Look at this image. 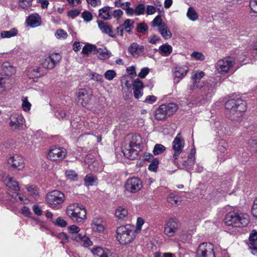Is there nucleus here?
<instances>
[{"instance_id": "4be33fe9", "label": "nucleus", "mask_w": 257, "mask_h": 257, "mask_svg": "<svg viewBox=\"0 0 257 257\" xmlns=\"http://www.w3.org/2000/svg\"><path fill=\"white\" fill-rule=\"evenodd\" d=\"M188 71L189 68L186 65L177 66L172 71L173 76L174 79L181 80L186 75Z\"/></svg>"}, {"instance_id": "69168bd1", "label": "nucleus", "mask_w": 257, "mask_h": 257, "mask_svg": "<svg viewBox=\"0 0 257 257\" xmlns=\"http://www.w3.org/2000/svg\"><path fill=\"white\" fill-rule=\"evenodd\" d=\"M137 30L140 33H145L148 30V27L145 23H141L137 25Z\"/></svg>"}, {"instance_id": "864d4df0", "label": "nucleus", "mask_w": 257, "mask_h": 257, "mask_svg": "<svg viewBox=\"0 0 257 257\" xmlns=\"http://www.w3.org/2000/svg\"><path fill=\"white\" fill-rule=\"evenodd\" d=\"M130 2H126L123 3L121 8L125 11V13L127 16H132V13L133 12V9L130 7Z\"/></svg>"}, {"instance_id": "5fc2aeb1", "label": "nucleus", "mask_w": 257, "mask_h": 257, "mask_svg": "<svg viewBox=\"0 0 257 257\" xmlns=\"http://www.w3.org/2000/svg\"><path fill=\"white\" fill-rule=\"evenodd\" d=\"M144 224V220L141 217L137 218L136 226L135 227V232L136 234L139 233L141 230L143 225Z\"/></svg>"}, {"instance_id": "c9c22d12", "label": "nucleus", "mask_w": 257, "mask_h": 257, "mask_svg": "<svg viewBox=\"0 0 257 257\" xmlns=\"http://www.w3.org/2000/svg\"><path fill=\"white\" fill-rule=\"evenodd\" d=\"M158 31L162 37L166 40L169 39L172 37V33L165 24L160 26Z\"/></svg>"}, {"instance_id": "4c0bfd02", "label": "nucleus", "mask_w": 257, "mask_h": 257, "mask_svg": "<svg viewBox=\"0 0 257 257\" xmlns=\"http://www.w3.org/2000/svg\"><path fill=\"white\" fill-rule=\"evenodd\" d=\"M18 30L16 28H13L8 31H3L1 33V37L2 38H10L17 35Z\"/></svg>"}, {"instance_id": "5701e85b", "label": "nucleus", "mask_w": 257, "mask_h": 257, "mask_svg": "<svg viewBox=\"0 0 257 257\" xmlns=\"http://www.w3.org/2000/svg\"><path fill=\"white\" fill-rule=\"evenodd\" d=\"M201 96L204 100L211 97L214 92V85L205 82L204 86L201 88Z\"/></svg>"}, {"instance_id": "338daca9", "label": "nucleus", "mask_w": 257, "mask_h": 257, "mask_svg": "<svg viewBox=\"0 0 257 257\" xmlns=\"http://www.w3.org/2000/svg\"><path fill=\"white\" fill-rule=\"evenodd\" d=\"M144 85L142 81L138 78L135 80L133 84V89H142L143 90Z\"/></svg>"}, {"instance_id": "13d9d810", "label": "nucleus", "mask_w": 257, "mask_h": 257, "mask_svg": "<svg viewBox=\"0 0 257 257\" xmlns=\"http://www.w3.org/2000/svg\"><path fill=\"white\" fill-rule=\"evenodd\" d=\"M66 176L68 179L73 180L76 181L78 179L77 174L73 170H67L65 172Z\"/></svg>"}, {"instance_id": "774afa93", "label": "nucleus", "mask_w": 257, "mask_h": 257, "mask_svg": "<svg viewBox=\"0 0 257 257\" xmlns=\"http://www.w3.org/2000/svg\"><path fill=\"white\" fill-rule=\"evenodd\" d=\"M159 164V160L155 159L152 161L151 164L149 166V169L150 171L156 172L157 170Z\"/></svg>"}, {"instance_id": "6e6552de", "label": "nucleus", "mask_w": 257, "mask_h": 257, "mask_svg": "<svg viewBox=\"0 0 257 257\" xmlns=\"http://www.w3.org/2000/svg\"><path fill=\"white\" fill-rule=\"evenodd\" d=\"M64 198V194L58 190L51 191L46 196L47 201L52 207H55L58 204L63 203Z\"/></svg>"}, {"instance_id": "9b49d317", "label": "nucleus", "mask_w": 257, "mask_h": 257, "mask_svg": "<svg viewBox=\"0 0 257 257\" xmlns=\"http://www.w3.org/2000/svg\"><path fill=\"white\" fill-rule=\"evenodd\" d=\"M180 228V223L176 219H170L165 223L164 233L168 237H173Z\"/></svg>"}, {"instance_id": "2f4dec72", "label": "nucleus", "mask_w": 257, "mask_h": 257, "mask_svg": "<svg viewBox=\"0 0 257 257\" xmlns=\"http://www.w3.org/2000/svg\"><path fill=\"white\" fill-rule=\"evenodd\" d=\"M72 240L80 242L82 245L87 247L92 245V242L89 238L85 235H78L77 237H72Z\"/></svg>"}, {"instance_id": "8fccbe9b", "label": "nucleus", "mask_w": 257, "mask_h": 257, "mask_svg": "<svg viewBox=\"0 0 257 257\" xmlns=\"http://www.w3.org/2000/svg\"><path fill=\"white\" fill-rule=\"evenodd\" d=\"M165 23L163 22V20L160 15L157 16L152 21L151 23L152 26L153 27H158L160 28V26L164 25Z\"/></svg>"}, {"instance_id": "dca6fc26", "label": "nucleus", "mask_w": 257, "mask_h": 257, "mask_svg": "<svg viewBox=\"0 0 257 257\" xmlns=\"http://www.w3.org/2000/svg\"><path fill=\"white\" fill-rule=\"evenodd\" d=\"M8 163L13 168L21 170L24 167V160L23 158L17 154H10L7 156Z\"/></svg>"}, {"instance_id": "e2e57ef3", "label": "nucleus", "mask_w": 257, "mask_h": 257, "mask_svg": "<svg viewBox=\"0 0 257 257\" xmlns=\"http://www.w3.org/2000/svg\"><path fill=\"white\" fill-rule=\"evenodd\" d=\"M57 237L61 240V242L62 243H64L65 242H68L69 241V237L68 236V235L64 232H61L59 233L57 235Z\"/></svg>"}, {"instance_id": "49530a36", "label": "nucleus", "mask_w": 257, "mask_h": 257, "mask_svg": "<svg viewBox=\"0 0 257 257\" xmlns=\"http://www.w3.org/2000/svg\"><path fill=\"white\" fill-rule=\"evenodd\" d=\"M22 107L23 110L24 111L28 112L29 111L31 108L32 104L31 103L28 101V99L27 97H22Z\"/></svg>"}, {"instance_id": "4468645a", "label": "nucleus", "mask_w": 257, "mask_h": 257, "mask_svg": "<svg viewBox=\"0 0 257 257\" xmlns=\"http://www.w3.org/2000/svg\"><path fill=\"white\" fill-rule=\"evenodd\" d=\"M66 151L61 147H54L49 151L47 158L52 161H58L63 159L66 155Z\"/></svg>"}, {"instance_id": "37998d69", "label": "nucleus", "mask_w": 257, "mask_h": 257, "mask_svg": "<svg viewBox=\"0 0 257 257\" xmlns=\"http://www.w3.org/2000/svg\"><path fill=\"white\" fill-rule=\"evenodd\" d=\"M84 181L86 186H92L96 183L97 178L92 174H88L85 176Z\"/></svg>"}, {"instance_id": "a878e982", "label": "nucleus", "mask_w": 257, "mask_h": 257, "mask_svg": "<svg viewBox=\"0 0 257 257\" xmlns=\"http://www.w3.org/2000/svg\"><path fill=\"white\" fill-rule=\"evenodd\" d=\"M128 51L134 57H138L144 54V46L133 43L129 47Z\"/></svg>"}, {"instance_id": "1a4fd4ad", "label": "nucleus", "mask_w": 257, "mask_h": 257, "mask_svg": "<svg viewBox=\"0 0 257 257\" xmlns=\"http://www.w3.org/2000/svg\"><path fill=\"white\" fill-rule=\"evenodd\" d=\"M204 76V73L201 71L194 72L191 77L193 80L192 83L189 85L188 89L191 90L201 89L204 86L205 82L200 81V79Z\"/></svg>"}, {"instance_id": "f3484780", "label": "nucleus", "mask_w": 257, "mask_h": 257, "mask_svg": "<svg viewBox=\"0 0 257 257\" xmlns=\"http://www.w3.org/2000/svg\"><path fill=\"white\" fill-rule=\"evenodd\" d=\"M14 82V79L12 77L0 75V94L9 91Z\"/></svg>"}, {"instance_id": "0e129e2a", "label": "nucleus", "mask_w": 257, "mask_h": 257, "mask_svg": "<svg viewBox=\"0 0 257 257\" xmlns=\"http://www.w3.org/2000/svg\"><path fill=\"white\" fill-rule=\"evenodd\" d=\"M90 77L91 79L95 80L97 82L102 83L103 81V76L98 73H92L90 74Z\"/></svg>"}, {"instance_id": "412c9836", "label": "nucleus", "mask_w": 257, "mask_h": 257, "mask_svg": "<svg viewBox=\"0 0 257 257\" xmlns=\"http://www.w3.org/2000/svg\"><path fill=\"white\" fill-rule=\"evenodd\" d=\"M249 249L251 250V253L255 255L257 253V231L252 230L249 234L247 242Z\"/></svg>"}, {"instance_id": "09e8293b", "label": "nucleus", "mask_w": 257, "mask_h": 257, "mask_svg": "<svg viewBox=\"0 0 257 257\" xmlns=\"http://www.w3.org/2000/svg\"><path fill=\"white\" fill-rule=\"evenodd\" d=\"M54 35L57 39L59 40L66 39L68 37L67 32L62 29L57 30L55 33Z\"/></svg>"}, {"instance_id": "20e7f679", "label": "nucleus", "mask_w": 257, "mask_h": 257, "mask_svg": "<svg viewBox=\"0 0 257 257\" xmlns=\"http://www.w3.org/2000/svg\"><path fill=\"white\" fill-rule=\"evenodd\" d=\"M67 216L72 221L80 222L86 218L85 207L78 203H72L68 206L66 210Z\"/></svg>"}, {"instance_id": "7c9ffc66", "label": "nucleus", "mask_w": 257, "mask_h": 257, "mask_svg": "<svg viewBox=\"0 0 257 257\" xmlns=\"http://www.w3.org/2000/svg\"><path fill=\"white\" fill-rule=\"evenodd\" d=\"M166 104L160 105L155 111V117L158 120L165 119L168 115L166 109Z\"/></svg>"}, {"instance_id": "f03ea898", "label": "nucleus", "mask_w": 257, "mask_h": 257, "mask_svg": "<svg viewBox=\"0 0 257 257\" xmlns=\"http://www.w3.org/2000/svg\"><path fill=\"white\" fill-rule=\"evenodd\" d=\"M225 106L230 110L229 117L233 120L242 117L246 109V102L240 99H229L226 102Z\"/></svg>"}, {"instance_id": "f704fd0d", "label": "nucleus", "mask_w": 257, "mask_h": 257, "mask_svg": "<svg viewBox=\"0 0 257 257\" xmlns=\"http://www.w3.org/2000/svg\"><path fill=\"white\" fill-rule=\"evenodd\" d=\"M172 47L168 43L162 45L158 49L160 54L165 57L169 56L172 52Z\"/></svg>"}, {"instance_id": "e433bc0d", "label": "nucleus", "mask_w": 257, "mask_h": 257, "mask_svg": "<svg viewBox=\"0 0 257 257\" xmlns=\"http://www.w3.org/2000/svg\"><path fill=\"white\" fill-rule=\"evenodd\" d=\"M97 49L98 48L94 45L89 44H86L82 49V53L86 56L94 54L96 53Z\"/></svg>"}, {"instance_id": "ddd939ff", "label": "nucleus", "mask_w": 257, "mask_h": 257, "mask_svg": "<svg viewBox=\"0 0 257 257\" xmlns=\"http://www.w3.org/2000/svg\"><path fill=\"white\" fill-rule=\"evenodd\" d=\"M76 95L78 102L85 107L89 103L92 94L89 89L81 88L76 91Z\"/></svg>"}, {"instance_id": "423d86ee", "label": "nucleus", "mask_w": 257, "mask_h": 257, "mask_svg": "<svg viewBox=\"0 0 257 257\" xmlns=\"http://www.w3.org/2000/svg\"><path fill=\"white\" fill-rule=\"evenodd\" d=\"M234 64L233 58L228 57L218 61L215 65L216 71L217 73L224 74L229 72Z\"/></svg>"}, {"instance_id": "de8ad7c7", "label": "nucleus", "mask_w": 257, "mask_h": 257, "mask_svg": "<svg viewBox=\"0 0 257 257\" xmlns=\"http://www.w3.org/2000/svg\"><path fill=\"white\" fill-rule=\"evenodd\" d=\"M167 201L172 205L176 206L178 204L179 197L173 193H170L167 197Z\"/></svg>"}, {"instance_id": "473e14b6", "label": "nucleus", "mask_w": 257, "mask_h": 257, "mask_svg": "<svg viewBox=\"0 0 257 257\" xmlns=\"http://www.w3.org/2000/svg\"><path fill=\"white\" fill-rule=\"evenodd\" d=\"M114 215L118 220H123L128 215V211L126 207L123 206H118L115 211Z\"/></svg>"}, {"instance_id": "ea45409f", "label": "nucleus", "mask_w": 257, "mask_h": 257, "mask_svg": "<svg viewBox=\"0 0 257 257\" xmlns=\"http://www.w3.org/2000/svg\"><path fill=\"white\" fill-rule=\"evenodd\" d=\"M67 230L70 234V238L72 239V237H77L78 235H80L81 234L80 233H79L80 231V228L75 225L69 226L67 227Z\"/></svg>"}, {"instance_id": "aec40b11", "label": "nucleus", "mask_w": 257, "mask_h": 257, "mask_svg": "<svg viewBox=\"0 0 257 257\" xmlns=\"http://www.w3.org/2000/svg\"><path fill=\"white\" fill-rule=\"evenodd\" d=\"M93 231L97 233H103L105 229V223L100 218H94L90 224Z\"/></svg>"}, {"instance_id": "4d7b16f0", "label": "nucleus", "mask_w": 257, "mask_h": 257, "mask_svg": "<svg viewBox=\"0 0 257 257\" xmlns=\"http://www.w3.org/2000/svg\"><path fill=\"white\" fill-rule=\"evenodd\" d=\"M166 148L163 145L161 144H156L154 148L153 153L154 155H157L164 152Z\"/></svg>"}, {"instance_id": "393cba45", "label": "nucleus", "mask_w": 257, "mask_h": 257, "mask_svg": "<svg viewBox=\"0 0 257 257\" xmlns=\"http://www.w3.org/2000/svg\"><path fill=\"white\" fill-rule=\"evenodd\" d=\"M91 253L99 257H109L111 255V252L109 249L106 248H102L99 246H96L91 249Z\"/></svg>"}, {"instance_id": "cd10ccee", "label": "nucleus", "mask_w": 257, "mask_h": 257, "mask_svg": "<svg viewBox=\"0 0 257 257\" xmlns=\"http://www.w3.org/2000/svg\"><path fill=\"white\" fill-rule=\"evenodd\" d=\"M236 212L231 211L228 212L225 218V223L227 225H231L237 227Z\"/></svg>"}, {"instance_id": "7ed1b4c3", "label": "nucleus", "mask_w": 257, "mask_h": 257, "mask_svg": "<svg viewBox=\"0 0 257 257\" xmlns=\"http://www.w3.org/2000/svg\"><path fill=\"white\" fill-rule=\"evenodd\" d=\"M116 233V240L122 245L131 243L137 234L135 232V226L128 224L118 227Z\"/></svg>"}, {"instance_id": "680f3d73", "label": "nucleus", "mask_w": 257, "mask_h": 257, "mask_svg": "<svg viewBox=\"0 0 257 257\" xmlns=\"http://www.w3.org/2000/svg\"><path fill=\"white\" fill-rule=\"evenodd\" d=\"M191 56L193 59L199 61H202L205 58L204 55L202 53L196 51L193 52L191 54Z\"/></svg>"}, {"instance_id": "a211bd4d", "label": "nucleus", "mask_w": 257, "mask_h": 257, "mask_svg": "<svg viewBox=\"0 0 257 257\" xmlns=\"http://www.w3.org/2000/svg\"><path fill=\"white\" fill-rule=\"evenodd\" d=\"M24 117L21 113H14L10 118V126L12 130H21L23 127Z\"/></svg>"}, {"instance_id": "c756f323", "label": "nucleus", "mask_w": 257, "mask_h": 257, "mask_svg": "<svg viewBox=\"0 0 257 257\" xmlns=\"http://www.w3.org/2000/svg\"><path fill=\"white\" fill-rule=\"evenodd\" d=\"M97 24L99 28L102 32L108 35L110 37L112 38L116 37V34L112 31L107 24L101 21H98Z\"/></svg>"}, {"instance_id": "bf43d9fd", "label": "nucleus", "mask_w": 257, "mask_h": 257, "mask_svg": "<svg viewBox=\"0 0 257 257\" xmlns=\"http://www.w3.org/2000/svg\"><path fill=\"white\" fill-rule=\"evenodd\" d=\"M52 222L55 225L61 227H65L67 225L66 221L60 217H58L55 220L52 221Z\"/></svg>"}, {"instance_id": "3c124183", "label": "nucleus", "mask_w": 257, "mask_h": 257, "mask_svg": "<svg viewBox=\"0 0 257 257\" xmlns=\"http://www.w3.org/2000/svg\"><path fill=\"white\" fill-rule=\"evenodd\" d=\"M166 106L167 113L169 116L174 113L178 109L177 105L173 103H169L168 104L166 105Z\"/></svg>"}, {"instance_id": "c85d7f7f", "label": "nucleus", "mask_w": 257, "mask_h": 257, "mask_svg": "<svg viewBox=\"0 0 257 257\" xmlns=\"http://www.w3.org/2000/svg\"><path fill=\"white\" fill-rule=\"evenodd\" d=\"M2 69L3 72L2 74H0L1 75L12 77L16 72L15 68L8 62H4L3 64Z\"/></svg>"}, {"instance_id": "b1692460", "label": "nucleus", "mask_w": 257, "mask_h": 257, "mask_svg": "<svg viewBox=\"0 0 257 257\" xmlns=\"http://www.w3.org/2000/svg\"><path fill=\"white\" fill-rule=\"evenodd\" d=\"M237 227L246 226L250 222L249 215L245 213H238L236 212Z\"/></svg>"}, {"instance_id": "6e6d98bb", "label": "nucleus", "mask_w": 257, "mask_h": 257, "mask_svg": "<svg viewBox=\"0 0 257 257\" xmlns=\"http://www.w3.org/2000/svg\"><path fill=\"white\" fill-rule=\"evenodd\" d=\"M196 153V150L195 149H192L190 153L188 156L187 162L190 167L192 166L194 164L195 161V155Z\"/></svg>"}, {"instance_id": "0eeeda50", "label": "nucleus", "mask_w": 257, "mask_h": 257, "mask_svg": "<svg viewBox=\"0 0 257 257\" xmlns=\"http://www.w3.org/2000/svg\"><path fill=\"white\" fill-rule=\"evenodd\" d=\"M197 257H215L214 246L212 243H201L196 250Z\"/></svg>"}, {"instance_id": "f257e3e1", "label": "nucleus", "mask_w": 257, "mask_h": 257, "mask_svg": "<svg viewBox=\"0 0 257 257\" xmlns=\"http://www.w3.org/2000/svg\"><path fill=\"white\" fill-rule=\"evenodd\" d=\"M142 138L139 135H132L126 138L122 147L124 156L130 159L136 158L141 150Z\"/></svg>"}, {"instance_id": "052dcab7", "label": "nucleus", "mask_w": 257, "mask_h": 257, "mask_svg": "<svg viewBox=\"0 0 257 257\" xmlns=\"http://www.w3.org/2000/svg\"><path fill=\"white\" fill-rule=\"evenodd\" d=\"M104 75L108 80H112L116 76V74L114 70H109L105 72Z\"/></svg>"}, {"instance_id": "f8f14e48", "label": "nucleus", "mask_w": 257, "mask_h": 257, "mask_svg": "<svg viewBox=\"0 0 257 257\" xmlns=\"http://www.w3.org/2000/svg\"><path fill=\"white\" fill-rule=\"evenodd\" d=\"M61 59V56L59 53H54L48 56H46L42 61L41 65L45 69H52Z\"/></svg>"}, {"instance_id": "58836bf2", "label": "nucleus", "mask_w": 257, "mask_h": 257, "mask_svg": "<svg viewBox=\"0 0 257 257\" xmlns=\"http://www.w3.org/2000/svg\"><path fill=\"white\" fill-rule=\"evenodd\" d=\"M109 9L110 8L108 7H105L100 9L99 11V17L105 20H110L111 16L109 13Z\"/></svg>"}, {"instance_id": "bb28decb", "label": "nucleus", "mask_w": 257, "mask_h": 257, "mask_svg": "<svg viewBox=\"0 0 257 257\" xmlns=\"http://www.w3.org/2000/svg\"><path fill=\"white\" fill-rule=\"evenodd\" d=\"M27 23L28 26L32 28L37 27L41 25V19L39 15L32 14L27 19Z\"/></svg>"}, {"instance_id": "603ef678", "label": "nucleus", "mask_w": 257, "mask_h": 257, "mask_svg": "<svg viewBox=\"0 0 257 257\" xmlns=\"http://www.w3.org/2000/svg\"><path fill=\"white\" fill-rule=\"evenodd\" d=\"M134 23L133 20L127 19L124 22L122 27L126 32H130L133 28Z\"/></svg>"}, {"instance_id": "6ab92c4d", "label": "nucleus", "mask_w": 257, "mask_h": 257, "mask_svg": "<svg viewBox=\"0 0 257 257\" xmlns=\"http://www.w3.org/2000/svg\"><path fill=\"white\" fill-rule=\"evenodd\" d=\"M228 147V143L225 140H221L219 142L217 146V159L220 163L223 162L226 159L225 154Z\"/></svg>"}, {"instance_id": "79ce46f5", "label": "nucleus", "mask_w": 257, "mask_h": 257, "mask_svg": "<svg viewBox=\"0 0 257 257\" xmlns=\"http://www.w3.org/2000/svg\"><path fill=\"white\" fill-rule=\"evenodd\" d=\"M146 7L144 4H139L135 9H133V12L132 13V16L136 15L140 16L144 15L145 13Z\"/></svg>"}, {"instance_id": "a18cd8bd", "label": "nucleus", "mask_w": 257, "mask_h": 257, "mask_svg": "<svg viewBox=\"0 0 257 257\" xmlns=\"http://www.w3.org/2000/svg\"><path fill=\"white\" fill-rule=\"evenodd\" d=\"M34 0H19L20 7L24 10H28L32 7Z\"/></svg>"}, {"instance_id": "c03bdc74", "label": "nucleus", "mask_w": 257, "mask_h": 257, "mask_svg": "<svg viewBox=\"0 0 257 257\" xmlns=\"http://www.w3.org/2000/svg\"><path fill=\"white\" fill-rule=\"evenodd\" d=\"M96 53L98 54V57L100 59L105 60L109 58L111 55V53L105 49L104 51H103L101 48H98L97 51Z\"/></svg>"}, {"instance_id": "9d476101", "label": "nucleus", "mask_w": 257, "mask_h": 257, "mask_svg": "<svg viewBox=\"0 0 257 257\" xmlns=\"http://www.w3.org/2000/svg\"><path fill=\"white\" fill-rule=\"evenodd\" d=\"M126 190L132 193L139 192L143 187L142 181L137 177L128 178L124 184Z\"/></svg>"}, {"instance_id": "2eb2a0df", "label": "nucleus", "mask_w": 257, "mask_h": 257, "mask_svg": "<svg viewBox=\"0 0 257 257\" xmlns=\"http://www.w3.org/2000/svg\"><path fill=\"white\" fill-rule=\"evenodd\" d=\"M184 147V142L180 134H178L172 143V148L174 151L173 158L177 160L182 152Z\"/></svg>"}, {"instance_id": "a19ab883", "label": "nucleus", "mask_w": 257, "mask_h": 257, "mask_svg": "<svg viewBox=\"0 0 257 257\" xmlns=\"http://www.w3.org/2000/svg\"><path fill=\"white\" fill-rule=\"evenodd\" d=\"M186 16L190 21L193 22L196 21L198 18L197 13L192 7H189L188 8Z\"/></svg>"}, {"instance_id": "72a5a7b5", "label": "nucleus", "mask_w": 257, "mask_h": 257, "mask_svg": "<svg viewBox=\"0 0 257 257\" xmlns=\"http://www.w3.org/2000/svg\"><path fill=\"white\" fill-rule=\"evenodd\" d=\"M40 68L37 66L30 67L27 71V75L30 78H38L42 76L40 71Z\"/></svg>"}, {"instance_id": "39448f33", "label": "nucleus", "mask_w": 257, "mask_h": 257, "mask_svg": "<svg viewBox=\"0 0 257 257\" xmlns=\"http://www.w3.org/2000/svg\"><path fill=\"white\" fill-rule=\"evenodd\" d=\"M4 184L9 188V193L12 198L16 201L19 200L22 204H27L29 202V200L24 197L19 196V186L17 181L9 176L6 177L4 179Z\"/></svg>"}]
</instances>
